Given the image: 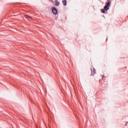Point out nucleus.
I'll list each match as a JSON object with an SVG mask.
<instances>
[{"mask_svg":"<svg viewBox=\"0 0 128 128\" xmlns=\"http://www.w3.org/2000/svg\"><path fill=\"white\" fill-rule=\"evenodd\" d=\"M112 0H107V2L106 3V5L104 6V9L105 10H110V6L112 4Z\"/></svg>","mask_w":128,"mask_h":128,"instance_id":"obj_1","label":"nucleus"},{"mask_svg":"<svg viewBox=\"0 0 128 128\" xmlns=\"http://www.w3.org/2000/svg\"><path fill=\"white\" fill-rule=\"evenodd\" d=\"M52 8V14H58V10H56V8L54 6H53Z\"/></svg>","mask_w":128,"mask_h":128,"instance_id":"obj_2","label":"nucleus"},{"mask_svg":"<svg viewBox=\"0 0 128 128\" xmlns=\"http://www.w3.org/2000/svg\"><path fill=\"white\" fill-rule=\"evenodd\" d=\"M91 70H92V72H91L92 76H94L96 74V69H94V68H93V70H92V69H91Z\"/></svg>","mask_w":128,"mask_h":128,"instance_id":"obj_3","label":"nucleus"},{"mask_svg":"<svg viewBox=\"0 0 128 128\" xmlns=\"http://www.w3.org/2000/svg\"><path fill=\"white\" fill-rule=\"evenodd\" d=\"M54 2H55L54 5H55L56 6H60V2H58V0H55Z\"/></svg>","mask_w":128,"mask_h":128,"instance_id":"obj_4","label":"nucleus"},{"mask_svg":"<svg viewBox=\"0 0 128 128\" xmlns=\"http://www.w3.org/2000/svg\"><path fill=\"white\" fill-rule=\"evenodd\" d=\"M25 18H28V20H32V18L28 15H25Z\"/></svg>","mask_w":128,"mask_h":128,"instance_id":"obj_5","label":"nucleus"},{"mask_svg":"<svg viewBox=\"0 0 128 128\" xmlns=\"http://www.w3.org/2000/svg\"><path fill=\"white\" fill-rule=\"evenodd\" d=\"M62 2L64 6H66V0H62Z\"/></svg>","mask_w":128,"mask_h":128,"instance_id":"obj_6","label":"nucleus"},{"mask_svg":"<svg viewBox=\"0 0 128 128\" xmlns=\"http://www.w3.org/2000/svg\"><path fill=\"white\" fill-rule=\"evenodd\" d=\"M101 12H102V14H106V10L104 9H102L101 10Z\"/></svg>","mask_w":128,"mask_h":128,"instance_id":"obj_7","label":"nucleus"},{"mask_svg":"<svg viewBox=\"0 0 128 128\" xmlns=\"http://www.w3.org/2000/svg\"><path fill=\"white\" fill-rule=\"evenodd\" d=\"M104 78V76H102V78Z\"/></svg>","mask_w":128,"mask_h":128,"instance_id":"obj_8","label":"nucleus"}]
</instances>
